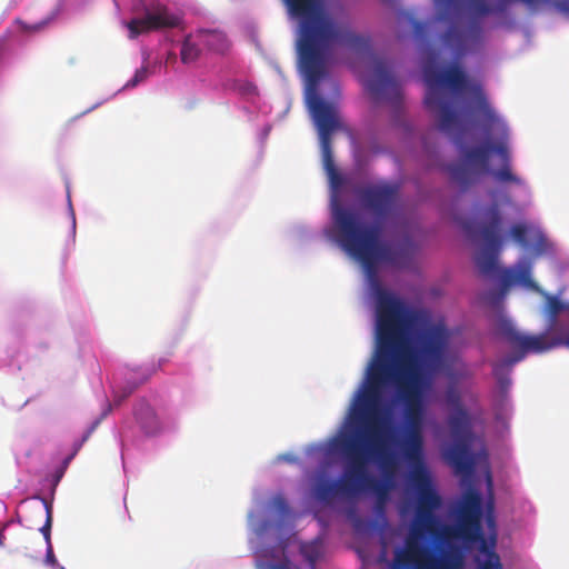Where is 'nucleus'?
<instances>
[{
    "instance_id": "1",
    "label": "nucleus",
    "mask_w": 569,
    "mask_h": 569,
    "mask_svg": "<svg viewBox=\"0 0 569 569\" xmlns=\"http://www.w3.org/2000/svg\"><path fill=\"white\" fill-rule=\"evenodd\" d=\"M376 348L365 379L353 396L348 423L356 435L386 447L390 412L385 393L396 387L403 405L406 432L422 435L425 422L423 372L410 345V310L400 309L392 300H382L376 313Z\"/></svg>"
},
{
    "instance_id": "2",
    "label": "nucleus",
    "mask_w": 569,
    "mask_h": 569,
    "mask_svg": "<svg viewBox=\"0 0 569 569\" xmlns=\"http://www.w3.org/2000/svg\"><path fill=\"white\" fill-rule=\"evenodd\" d=\"M290 13L299 20L297 31L298 64L308 88V107L318 129L323 166L332 181L338 179L331 136L342 126L333 103L325 101L317 88L327 74V62L335 46L357 54L371 56L368 36L353 31L348 22H336L325 10L322 0H283Z\"/></svg>"
},
{
    "instance_id": "3",
    "label": "nucleus",
    "mask_w": 569,
    "mask_h": 569,
    "mask_svg": "<svg viewBox=\"0 0 569 569\" xmlns=\"http://www.w3.org/2000/svg\"><path fill=\"white\" fill-rule=\"evenodd\" d=\"M359 200L365 209L375 217V223L365 224L357 213L339 203L332 206V223L340 247L352 258L359 260L368 276L376 298V313H379L382 300H392L407 309L403 301L385 289L378 278L380 262H393L390 246L381 242L382 222L395 211L399 199L397 184L382 183L368 186L359 190Z\"/></svg>"
},
{
    "instance_id": "4",
    "label": "nucleus",
    "mask_w": 569,
    "mask_h": 569,
    "mask_svg": "<svg viewBox=\"0 0 569 569\" xmlns=\"http://www.w3.org/2000/svg\"><path fill=\"white\" fill-rule=\"evenodd\" d=\"M439 505V498L429 491H422L419 499L417 527L411 528L405 540V547L395 552L392 569H461L462 551L458 546L431 547L420 540L425 532L435 531L432 509Z\"/></svg>"
},
{
    "instance_id": "5",
    "label": "nucleus",
    "mask_w": 569,
    "mask_h": 569,
    "mask_svg": "<svg viewBox=\"0 0 569 569\" xmlns=\"http://www.w3.org/2000/svg\"><path fill=\"white\" fill-rule=\"evenodd\" d=\"M545 317L548 331L540 335H522L512 322L501 318L497 330L513 348L519 349L517 355L542 353L558 347L569 349V301H562L556 296L545 295Z\"/></svg>"
},
{
    "instance_id": "6",
    "label": "nucleus",
    "mask_w": 569,
    "mask_h": 569,
    "mask_svg": "<svg viewBox=\"0 0 569 569\" xmlns=\"http://www.w3.org/2000/svg\"><path fill=\"white\" fill-rule=\"evenodd\" d=\"M425 81L428 89L423 102L429 111L437 114L439 129L447 133L460 129V118L453 109L451 100L440 88L447 87L453 93L462 92L468 82L462 69L451 66L443 71L426 70Z\"/></svg>"
},
{
    "instance_id": "7",
    "label": "nucleus",
    "mask_w": 569,
    "mask_h": 569,
    "mask_svg": "<svg viewBox=\"0 0 569 569\" xmlns=\"http://www.w3.org/2000/svg\"><path fill=\"white\" fill-rule=\"evenodd\" d=\"M481 517V496L475 490H469L460 502L456 536L466 542H480V551L487 555V559L479 563L478 569H502L500 558L495 551L496 537H491L488 545L483 537Z\"/></svg>"
},
{
    "instance_id": "8",
    "label": "nucleus",
    "mask_w": 569,
    "mask_h": 569,
    "mask_svg": "<svg viewBox=\"0 0 569 569\" xmlns=\"http://www.w3.org/2000/svg\"><path fill=\"white\" fill-rule=\"evenodd\" d=\"M371 460H376L382 467H387L391 461V457L387 447L378 439L370 441L355 433L353 462L359 466V471L355 475L356 495L362 491H371L376 493L379 502L383 503L389 487L386 482L376 479L369 473L368 463Z\"/></svg>"
},
{
    "instance_id": "9",
    "label": "nucleus",
    "mask_w": 569,
    "mask_h": 569,
    "mask_svg": "<svg viewBox=\"0 0 569 569\" xmlns=\"http://www.w3.org/2000/svg\"><path fill=\"white\" fill-rule=\"evenodd\" d=\"M448 426L453 442L443 451V458L457 475H470L473 471L475 459L470 450L472 441V423L467 409L453 411L448 417Z\"/></svg>"
},
{
    "instance_id": "10",
    "label": "nucleus",
    "mask_w": 569,
    "mask_h": 569,
    "mask_svg": "<svg viewBox=\"0 0 569 569\" xmlns=\"http://www.w3.org/2000/svg\"><path fill=\"white\" fill-rule=\"evenodd\" d=\"M502 213L497 203L489 206L483 213V220L479 224V236L483 248L476 256V264L483 276H493L498 272V254L503 244Z\"/></svg>"
},
{
    "instance_id": "11",
    "label": "nucleus",
    "mask_w": 569,
    "mask_h": 569,
    "mask_svg": "<svg viewBox=\"0 0 569 569\" xmlns=\"http://www.w3.org/2000/svg\"><path fill=\"white\" fill-rule=\"evenodd\" d=\"M402 453L407 461L417 468L412 473V483L416 490L417 500H416V513L415 521L412 528L417 527V518H418V508H419V499L422 491H429L432 495L439 498V505L432 509V516L435 517V531L433 532H425L426 535L438 537L440 530V521L436 515V511L440 509L442 505V499L440 495L435 489L431 479L427 471L423 468L422 457H423V435L419 433H405V439L402 441Z\"/></svg>"
},
{
    "instance_id": "12",
    "label": "nucleus",
    "mask_w": 569,
    "mask_h": 569,
    "mask_svg": "<svg viewBox=\"0 0 569 569\" xmlns=\"http://www.w3.org/2000/svg\"><path fill=\"white\" fill-rule=\"evenodd\" d=\"M339 449L342 453L346 466L342 478L340 480H321L315 488L313 492L316 498L323 503H331L336 497L356 496L355 475L359 471L358 463L353 462L355 453V433H348L342 436L339 442Z\"/></svg>"
},
{
    "instance_id": "13",
    "label": "nucleus",
    "mask_w": 569,
    "mask_h": 569,
    "mask_svg": "<svg viewBox=\"0 0 569 569\" xmlns=\"http://www.w3.org/2000/svg\"><path fill=\"white\" fill-rule=\"evenodd\" d=\"M455 142L459 146L465 163H456L448 167L451 179L457 182L462 190H466L476 181V172L469 167L477 168L481 172H489L490 149L487 141L478 147L467 148L461 142V137L457 136Z\"/></svg>"
},
{
    "instance_id": "14",
    "label": "nucleus",
    "mask_w": 569,
    "mask_h": 569,
    "mask_svg": "<svg viewBox=\"0 0 569 569\" xmlns=\"http://www.w3.org/2000/svg\"><path fill=\"white\" fill-rule=\"evenodd\" d=\"M366 86L375 101L386 99L395 107L401 103V86L389 72L385 60L373 59L372 74Z\"/></svg>"
},
{
    "instance_id": "15",
    "label": "nucleus",
    "mask_w": 569,
    "mask_h": 569,
    "mask_svg": "<svg viewBox=\"0 0 569 569\" xmlns=\"http://www.w3.org/2000/svg\"><path fill=\"white\" fill-rule=\"evenodd\" d=\"M449 333L441 325L431 326L420 337V352L429 371L439 370L445 362Z\"/></svg>"
},
{
    "instance_id": "16",
    "label": "nucleus",
    "mask_w": 569,
    "mask_h": 569,
    "mask_svg": "<svg viewBox=\"0 0 569 569\" xmlns=\"http://www.w3.org/2000/svg\"><path fill=\"white\" fill-rule=\"evenodd\" d=\"M180 19L172 14L167 7L156 4L148 9L142 18H133L127 23L129 38L136 39L142 33L154 30L174 28L179 24Z\"/></svg>"
},
{
    "instance_id": "17",
    "label": "nucleus",
    "mask_w": 569,
    "mask_h": 569,
    "mask_svg": "<svg viewBox=\"0 0 569 569\" xmlns=\"http://www.w3.org/2000/svg\"><path fill=\"white\" fill-rule=\"evenodd\" d=\"M518 283L529 290L540 292L539 286L531 278L530 262L519 264L517 270L506 269L500 274V290H491L481 296V300L490 306L499 305L507 290Z\"/></svg>"
},
{
    "instance_id": "18",
    "label": "nucleus",
    "mask_w": 569,
    "mask_h": 569,
    "mask_svg": "<svg viewBox=\"0 0 569 569\" xmlns=\"http://www.w3.org/2000/svg\"><path fill=\"white\" fill-rule=\"evenodd\" d=\"M470 92L473 97L475 107L472 113H478L480 118V126L485 133L489 134L495 127L501 129L503 136H507L506 124L499 119L496 111L490 106L486 93L479 84L470 87Z\"/></svg>"
},
{
    "instance_id": "19",
    "label": "nucleus",
    "mask_w": 569,
    "mask_h": 569,
    "mask_svg": "<svg viewBox=\"0 0 569 569\" xmlns=\"http://www.w3.org/2000/svg\"><path fill=\"white\" fill-rule=\"evenodd\" d=\"M523 359V355H513L492 363V375L497 380L500 392L505 396L511 386L512 367Z\"/></svg>"
},
{
    "instance_id": "20",
    "label": "nucleus",
    "mask_w": 569,
    "mask_h": 569,
    "mask_svg": "<svg viewBox=\"0 0 569 569\" xmlns=\"http://www.w3.org/2000/svg\"><path fill=\"white\" fill-rule=\"evenodd\" d=\"M300 552L302 557L309 562L310 569H316V562L321 558L323 552L322 542L319 540L303 542L300 546ZM261 569H289V567L287 563L278 562L267 563Z\"/></svg>"
},
{
    "instance_id": "21",
    "label": "nucleus",
    "mask_w": 569,
    "mask_h": 569,
    "mask_svg": "<svg viewBox=\"0 0 569 569\" xmlns=\"http://www.w3.org/2000/svg\"><path fill=\"white\" fill-rule=\"evenodd\" d=\"M134 416L147 435H154L160 430L159 419L148 403H141L136 409Z\"/></svg>"
},
{
    "instance_id": "22",
    "label": "nucleus",
    "mask_w": 569,
    "mask_h": 569,
    "mask_svg": "<svg viewBox=\"0 0 569 569\" xmlns=\"http://www.w3.org/2000/svg\"><path fill=\"white\" fill-rule=\"evenodd\" d=\"M199 43L216 52H224L228 49V40L223 32L216 30H200L197 33Z\"/></svg>"
},
{
    "instance_id": "23",
    "label": "nucleus",
    "mask_w": 569,
    "mask_h": 569,
    "mask_svg": "<svg viewBox=\"0 0 569 569\" xmlns=\"http://www.w3.org/2000/svg\"><path fill=\"white\" fill-rule=\"evenodd\" d=\"M488 173L491 174L496 181L501 183H513L517 186L523 184L522 179L512 172L510 162L502 163L499 169L490 168Z\"/></svg>"
},
{
    "instance_id": "24",
    "label": "nucleus",
    "mask_w": 569,
    "mask_h": 569,
    "mask_svg": "<svg viewBox=\"0 0 569 569\" xmlns=\"http://www.w3.org/2000/svg\"><path fill=\"white\" fill-rule=\"evenodd\" d=\"M183 63L196 61L200 56L199 42H193L191 36H187L180 51Z\"/></svg>"
},
{
    "instance_id": "25",
    "label": "nucleus",
    "mask_w": 569,
    "mask_h": 569,
    "mask_svg": "<svg viewBox=\"0 0 569 569\" xmlns=\"http://www.w3.org/2000/svg\"><path fill=\"white\" fill-rule=\"evenodd\" d=\"M54 19V16H50L37 23H27L21 19H17L16 23L19 26L20 31L24 33H38L43 31Z\"/></svg>"
},
{
    "instance_id": "26",
    "label": "nucleus",
    "mask_w": 569,
    "mask_h": 569,
    "mask_svg": "<svg viewBox=\"0 0 569 569\" xmlns=\"http://www.w3.org/2000/svg\"><path fill=\"white\" fill-rule=\"evenodd\" d=\"M529 228L525 223H515L509 229V236L521 247H527Z\"/></svg>"
},
{
    "instance_id": "27",
    "label": "nucleus",
    "mask_w": 569,
    "mask_h": 569,
    "mask_svg": "<svg viewBox=\"0 0 569 569\" xmlns=\"http://www.w3.org/2000/svg\"><path fill=\"white\" fill-rule=\"evenodd\" d=\"M487 144H488V149H490V153L491 152L497 153L500 157L502 163L510 162L511 159H510L509 149L505 142L493 143L488 140Z\"/></svg>"
},
{
    "instance_id": "28",
    "label": "nucleus",
    "mask_w": 569,
    "mask_h": 569,
    "mask_svg": "<svg viewBox=\"0 0 569 569\" xmlns=\"http://www.w3.org/2000/svg\"><path fill=\"white\" fill-rule=\"evenodd\" d=\"M44 508H46L47 517H46V522L41 527L40 531L42 532L47 545H49V543H51L50 531H51V526H52V507L48 503H44Z\"/></svg>"
},
{
    "instance_id": "29",
    "label": "nucleus",
    "mask_w": 569,
    "mask_h": 569,
    "mask_svg": "<svg viewBox=\"0 0 569 569\" xmlns=\"http://www.w3.org/2000/svg\"><path fill=\"white\" fill-rule=\"evenodd\" d=\"M149 76V69L148 67H141L139 69L136 70L134 72V76L132 77V79H130L127 84L124 86V88H133L136 86H138L139 83L143 82Z\"/></svg>"
},
{
    "instance_id": "30",
    "label": "nucleus",
    "mask_w": 569,
    "mask_h": 569,
    "mask_svg": "<svg viewBox=\"0 0 569 569\" xmlns=\"http://www.w3.org/2000/svg\"><path fill=\"white\" fill-rule=\"evenodd\" d=\"M446 399L448 405L453 409V411H459V409H466L461 402L460 395L456 390H448Z\"/></svg>"
},
{
    "instance_id": "31",
    "label": "nucleus",
    "mask_w": 569,
    "mask_h": 569,
    "mask_svg": "<svg viewBox=\"0 0 569 569\" xmlns=\"http://www.w3.org/2000/svg\"><path fill=\"white\" fill-rule=\"evenodd\" d=\"M412 29L417 40L423 41L428 32V23L412 20Z\"/></svg>"
},
{
    "instance_id": "32",
    "label": "nucleus",
    "mask_w": 569,
    "mask_h": 569,
    "mask_svg": "<svg viewBox=\"0 0 569 569\" xmlns=\"http://www.w3.org/2000/svg\"><path fill=\"white\" fill-rule=\"evenodd\" d=\"M273 506L277 510H279L281 513H287L288 511V503L286 499L281 496H277L273 498Z\"/></svg>"
},
{
    "instance_id": "33",
    "label": "nucleus",
    "mask_w": 569,
    "mask_h": 569,
    "mask_svg": "<svg viewBox=\"0 0 569 569\" xmlns=\"http://www.w3.org/2000/svg\"><path fill=\"white\" fill-rule=\"evenodd\" d=\"M239 90L241 93L247 96L257 94V87L251 82H243L239 86Z\"/></svg>"
},
{
    "instance_id": "34",
    "label": "nucleus",
    "mask_w": 569,
    "mask_h": 569,
    "mask_svg": "<svg viewBox=\"0 0 569 569\" xmlns=\"http://www.w3.org/2000/svg\"><path fill=\"white\" fill-rule=\"evenodd\" d=\"M553 7L561 13L569 16V0H555Z\"/></svg>"
},
{
    "instance_id": "35",
    "label": "nucleus",
    "mask_w": 569,
    "mask_h": 569,
    "mask_svg": "<svg viewBox=\"0 0 569 569\" xmlns=\"http://www.w3.org/2000/svg\"><path fill=\"white\" fill-rule=\"evenodd\" d=\"M47 546L48 547H47L46 562L48 565L54 566V565H57V559H56V556L53 553L52 546H51V543H49Z\"/></svg>"
},
{
    "instance_id": "36",
    "label": "nucleus",
    "mask_w": 569,
    "mask_h": 569,
    "mask_svg": "<svg viewBox=\"0 0 569 569\" xmlns=\"http://www.w3.org/2000/svg\"><path fill=\"white\" fill-rule=\"evenodd\" d=\"M487 523H488V527H489L491 530H493V535H492V537H493V536L496 537V532H495V530H496V521H495V517H493V515H492L491 512H490V513H488V516H487Z\"/></svg>"
},
{
    "instance_id": "37",
    "label": "nucleus",
    "mask_w": 569,
    "mask_h": 569,
    "mask_svg": "<svg viewBox=\"0 0 569 569\" xmlns=\"http://www.w3.org/2000/svg\"><path fill=\"white\" fill-rule=\"evenodd\" d=\"M539 241H540V242H543V241H545V238H543V236H542V234H540V236H539Z\"/></svg>"
}]
</instances>
